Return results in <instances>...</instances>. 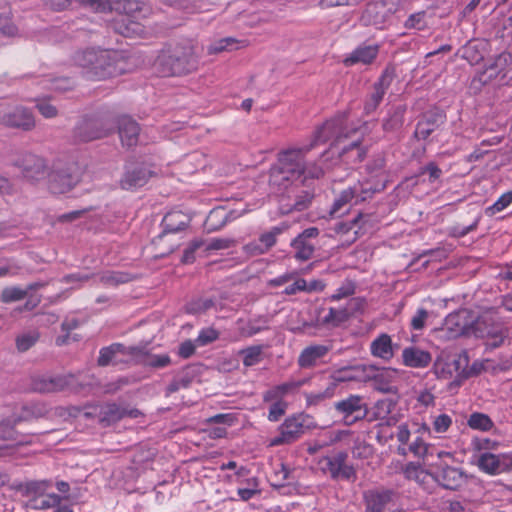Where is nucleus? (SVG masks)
I'll list each match as a JSON object with an SVG mask.
<instances>
[{
  "label": "nucleus",
  "instance_id": "f257e3e1",
  "mask_svg": "<svg viewBox=\"0 0 512 512\" xmlns=\"http://www.w3.org/2000/svg\"><path fill=\"white\" fill-rule=\"evenodd\" d=\"M469 312L462 310L447 319L448 324H455L462 334H473L479 338H486V345L490 348H497L508 336L507 328L500 323H495L491 313H484L470 323L466 322Z\"/></svg>",
  "mask_w": 512,
  "mask_h": 512
},
{
  "label": "nucleus",
  "instance_id": "f03ea898",
  "mask_svg": "<svg viewBox=\"0 0 512 512\" xmlns=\"http://www.w3.org/2000/svg\"><path fill=\"white\" fill-rule=\"evenodd\" d=\"M72 62L91 80H105L118 74L116 54L109 50L85 48L72 55Z\"/></svg>",
  "mask_w": 512,
  "mask_h": 512
},
{
  "label": "nucleus",
  "instance_id": "7ed1b4c3",
  "mask_svg": "<svg viewBox=\"0 0 512 512\" xmlns=\"http://www.w3.org/2000/svg\"><path fill=\"white\" fill-rule=\"evenodd\" d=\"M198 57L192 45L167 47L157 56L154 67L163 77L188 74L197 69Z\"/></svg>",
  "mask_w": 512,
  "mask_h": 512
},
{
  "label": "nucleus",
  "instance_id": "20e7f679",
  "mask_svg": "<svg viewBox=\"0 0 512 512\" xmlns=\"http://www.w3.org/2000/svg\"><path fill=\"white\" fill-rule=\"evenodd\" d=\"M345 117L338 116L333 119L326 121L321 127H319L314 133L313 139L309 145H313V148L319 144L325 143L329 140H333L330 148L325 151L321 156V161L324 162L328 159L330 154L334 155L338 150V145L343 140L350 137V133H355L356 130H348L345 124Z\"/></svg>",
  "mask_w": 512,
  "mask_h": 512
},
{
  "label": "nucleus",
  "instance_id": "39448f33",
  "mask_svg": "<svg viewBox=\"0 0 512 512\" xmlns=\"http://www.w3.org/2000/svg\"><path fill=\"white\" fill-rule=\"evenodd\" d=\"M313 149V145L288 148L278 153L276 166L293 178H299L306 170L305 156Z\"/></svg>",
  "mask_w": 512,
  "mask_h": 512
},
{
  "label": "nucleus",
  "instance_id": "423d86ee",
  "mask_svg": "<svg viewBox=\"0 0 512 512\" xmlns=\"http://www.w3.org/2000/svg\"><path fill=\"white\" fill-rule=\"evenodd\" d=\"M348 454L339 451L331 456H325L319 460L320 470L329 474L333 480H355L356 471L353 466L347 464Z\"/></svg>",
  "mask_w": 512,
  "mask_h": 512
},
{
  "label": "nucleus",
  "instance_id": "0eeeda50",
  "mask_svg": "<svg viewBox=\"0 0 512 512\" xmlns=\"http://www.w3.org/2000/svg\"><path fill=\"white\" fill-rule=\"evenodd\" d=\"M80 182L79 167L76 164L56 168L48 176V188L53 194L71 191Z\"/></svg>",
  "mask_w": 512,
  "mask_h": 512
},
{
  "label": "nucleus",
  "instance_id": "6e6552de",
  "mask_svg": "<svg viewBox=\"0 0 512 512\" xmlns=\"http://www.w3.org/2000/svg\"><path fill=\"white\" fill-rule=\"evenodd\" d=\"M0 124L23 131H31L36 125L33 113L22 106H0Z\"/></svg>",
  "mask_w": 512,
  "mask_h": 512
},
{
  "label": "nucleus",
  "instance_id": "1a4fd4ad",
  "mask_svg": "<svg viewBox=\"0 0 512 512\" xmlns=\"http://www.w3.org/2000/svg\"><path fill=\"white\" fill-rule=\"evenodd\" d=\"M334 409L343 416L347 425L364 419L368 413L367 404L360 395H350L346 399L336 402Z\"/></svg>",
  "mask_w": 512,
  "mask_h": 512
},
{
  "label": "nucleus",
  "instance_id": "9d476101",
  "mask_svg": "<svg viewBox=\"0 0 512 512\" xmlns=\"http://www.w3.org/2000/svg\"><path fill=\"white\" fill-rule=\"evenodd\" d=\"M375 368L374 366H366V365H354L347 366L341 369L334 371L331 375L330 384H335V390L338 387L339 383L342 382H350V381H368L372 378L375 379L376 382L380 381L382 378V374H374Z\"/></svg>",
  "mask_w": 512,
  "mask_h": 512
},
{
  "label": "nucleus",
  "instance_id": "9b49d317",
  "mask_svg": "<svg viewBox=\"0 0 512 512\" xmlns=\"http://www.w3.org/2000/svg\"><path fill=\"white\" fill-rule=\"evenodd\" d=\"M112 125L106 119L87 118L78 123L74 129L77 140L88 142L109 135Z\"/></svg>",
  "mask_w": 512,
  "mask_h": 512
},
{
  "label": "nucleus",
  "instance_id": "f8f14e48",
  "mask_svg": "<svg viewBox=\"0 0 512 512\" xmlns=\"http://www.w3.org/2000/svg\"><path fill=\"white\" fill-rule=\"evenodd\" d=\"M13 165L19 168L23 177L30 182H36L42 179L47 170L46 161L42 157L32 153L20 155L13 162Z\"/></svg>",
  "mask_w": 512,
  "mask_h": 512
},
{
  "label": "nucleus",
  "instance_id": "ddd939ff",
  "mask_svg": "<svg viewBox=\"0 0 512 512\" xmlns=\"http://www.w3.org/2000/svg\"><path fill=\"white\" fill-rule=\"evenodd\" d=\"M394 70L387 67L379 79L373 84L372 92L365 101L364 110L367 114L374 112L383 100L394 79Z\"/></svg>",
  "mask_w": 512,
  "mask_h": 512
},
{
  "label": "nucleus",
  "instance_id": "4468645a",
  "mask_svg": "<svg viewBox=\"0 0 512 512\" xmlns=\"http://www.w3.org/2000/svg\"><path fill=\"white\" fill-rule=\"evenodd\" d=\"M188 223L189 219L184 213L180 211L168 213L162 222L163 232L158 236L155 244L161 247L165 243H171L174 234L183 231L187 227Z\"/></svg>",
  "mask_w": 512,
  "mask_h": 512
},
{
  "label": "nucleus",
  "instance_id": "2eb2a0df",
  "mask_svg": "<svg viewBox=\"0 0 512 512\" xmlns=\"http://www.w3.org/2000/svg\"><path fill=\"white\" fill-rule=\"evenodd\" d=\"M511 59L510 54H499L485 69L479 72L471 81V86L474 89H479L482 85L487 84L492 79L502 74L505 76L506 67Z\"/></svg>",
  "mask_w": 512,
  "mask_h": 512
},
{
  "label": "nucleus",
  "instance_id": "dca6fc26",
  "mask_svg": "<svg viewBox=\"0 0 512 512\" xmlns=\"http://www.w3.org/2000/svg\"><path fill=\"white\" fill-rule=\"evenodd\" d=\"M319 235L316 227H310L300 233L292 242L294 257L300 261L309 260L315 251V240Z\"/></svg>",
  "mask_w": 512,
  "mask_h": 512
},
{
  "label": "nucleus",
  "instance_id": "f3484780",
  "mask_svg": "<svg viewBox=\"0 0 512 512\" xmlns=\"http://www.w3.org/2000/svg\"><path fill=\"white\" fill-rule=\"evenodd\" d=\"M396 493L391 489L379 488L365 491L363 500L365 512H384L394 501Z\"/></svg>",
  "mask_w": 512,
  "mask_h": 512
},
{
  "label": "nucleus",
  "instance_id": "a211bd4d",
  "mask_svg": "<svg viewBox=\"0 0 512 512\" xmlns=\"http://www.w3.org/2000/svg\"><path fill=\"white\" fill-rule=\"evenodd\" d=\"M280 434L272 440V445L294 442L304 433V416L297 415L287 418L279 427Z\"/></svg>",
  "mask_w": 512,
  "mask_h": 512
},
{
  "label": "nucleus",
  "instance_id": "6ab92c4d",
  "mask_svg": "<svg viewBox=\"0 0 512 512\" xmlns=\"http://www.w3.org/2000/svg\"><path fill=\"white\" fill-rule=\"evenodd\" d=\"M443 111L434 109L423 114L418 121L414 132V137L418 140H426L436 129L445 122Z\"/></svg>",
  "mask_w": 512,
  "mask_h": 512
},
{
  "label": "nucleus",
  "instance_id": "aec40b11",
  "mask_svg": "<svg viewBox=\"0 0 512 512\" xmlns=\"http://www.w3.org/2000/svg\"><path fill=\"white\" fill-rule=\"evenodd\" d=\"M479 468L488 474H498L512 468V456L483 453L478 459Z\"/></svg>",
  "mask_w": 512,
  "mask_h": 512
},
{
  "label": "nucleus",
  "instance_id": "412c9836",
  "mask_svg": "<svg viewBox=\"0 0 512 512\" xmlns=\"http://www.w3.org/2000/svg\"><path fill=\"white\" fill-rule=\"evenodd\" d=\"M132 361L154 369H161L171 364V358L168 354H153L144 347L133 346Z\"/></svg>",
  "mask_w": 512,
  "mask_h": 512
},
{
  "label": "nucleus",
  "instance_id": "4be33fe9",
  "mask_svg": "<svg viewBox=\"0 0 512 512\" xmlns=\"http://www.w3.org/2000/svg\"><path fill=\"white\" fill-rule=\"evenodd\" d=\"M141 415L138 409H127L117 405L116 403H106L100 406L98 417L99 421L105 425H110L124 417L137 418Z\"/></svg>",
  "mask_w": 512,
  "mask_h": 512
},
{
  "label": "nucleus",
  "instance_id": "5701e85b",
  "mask_svg": "<svg viewBox=\"0 0 512 512\" xmlns=\"http://www.w3.org/2000/svg\"><path fill=\"white\" fill-rule=\"evenodd\" d=\"M464 472L456 467L442 466L434 472V482L439 483L443 488L456 490L465 482Z\"/></svg>",
  "mask_w": 512,
  "mask_h": 512
},
{
  "label": "nucleus",
  "instance_id": "b1692460",
  "mask_svg": "<svg viewBox=\"0 0 512 512\" xmlns=\"http://www.w3.org/2000/svg\"><path fill=\"white\" fill-rule=\"evenodd\" d=\"M116 123L122 145L128 148L137 145L140 134L138 123L127 115L118 117Z\"/></svg>",
  "mask_w": 512,
  "mask_h": 512
},
{
  "label": "nucleus",
  "instance_id": "393cba45",
  "mask_svg": "<svg viewBox=\"0 0 512 512\" xmlns=\"http://www.w3.org/2000/svg\"><path fill=\"white\" fill-rule=\"evenodd\" d=\"M132 348L133 346L127 347L120 343H114L108 347H104L99 352L97 363L101 367H105L110 364L117 365L124 361L123 359H118V355L128 356L130 357L128 361H132Z\"/></svg>",
  "mask_w": 512,
  "mask_h": 512
},
{
  "label": "nucleus",
  "instance_id": "a878e982",
  "mask_svg": "<svg viewBox=\"0 0 512 512\" xmlns=\"http://www.w3.org/2000/svg\"><path fill=\"white\" fill-rule=\"evenodd\" d=\"M378 53V45H360L344 58L343 64L347 67L356 64L369 65L376 59Z\"/></svg>",
  "mask_w": 512,
  "mask_h": 512
},
{
  "label": "nucleus",
  "instance_id": "bb28decb",
  "mask_svg": "<svg viewBox=\"0 0 512 512\" xmlns=\"http://www.w3.org/2000/svg\"><path fill=\"white\" fill-rule=\"evenodd\" d=\"M51 487L49 480H31L19 482L14 485V489L24 497H33L32 502L36 503L39 497L44 496L45 492Z\"/></svg>",
  "mask_w": 512,
  "mask_h": 512
},
{
  "label": "nucleus",
  "instance_id": "cd10ccee",
  "mask_svg": "<svg viewBox=\"0 0 512 512\" xmlns=\"http://www.w3.org/2000/svg\"><path fill=\"white\" fill-rule=\"evenodd\" d=\"M71 376H42L34 381V389L41 393L64 390L71 383Z\"/></svg>",
  "mask_w": 512,
  "mask_h": 512
},
{
  "label": "nucleus",
  "instance_id": "c85d7f7f",
  "mask_svg": "<svg viewBox=\"0 0 512 512\" xmlns=\"http://www.w3.org/2000/svg\"><path fill=\"white\" fill-rule=\"evenodd\" d=\"M330 348L325 345H310L302 350L298 357V365L307 369L315 367L319 360L327 355Z\"/></svg>",
  "mask_w": 512,
  "mask_h": 512
},
{
  "label": "nucleus",
  "instance_id": "c756f323",
  "mask_svg": "<svg viewBox=\"0 0 512 512\" xmlns=\"http://www.w3.org/2000/svg\"><path fill=\"white\" fill-rule=\"evenodd\" d=\"M151 171L146 168L139 166L131 170H127L120 181V185L123 189H132L142 187L147 183L151 177Z\"/></svg>",
  "mask_w": 512,
  "mask_h": 512
},
{
  "label": "nucleus",
  "instance_id": "7c9ffc66",
  "mask_svg": "<svg viewBox=\"0 0 512 512\" xmlns=\"http://www.w3.org/2000/svg\"><path fill=\"white\" fill-rule=\"evenodd\" d=\"M403 363L412 368L427 367L431 360V354L417 347H407L402 353Z\"/></svg>",
  "mask_w": 512,
  "mask_h": 512
},
{
  "label": "nucleus",
  "instance_id": "2f4dec72",
  "mask_svg": "<svg viewBox=\"0 0 512 512\" xmlns=\"http://www.w3.org/2000/svg\"><path fill=\"white\" fill-rule=\"evenodd\" d=\"M387 18L388 14L384 5L379 3H369L362 15L365 25H372L377 28H382Z\"/></svg>",
  "mask_w": 512,
  "mask_h": 512
},
{
  "label": "nucleus",
  "instance_id": "473e14b6",
  "mask_svg": "<svg viewBox=\"0 0 512 512\" xmlns=\"http://www.w3.org/2000/svg\"><path fill=\"white\" fill-rule=\"evenodd\" d=\"M111 28L125 37H132L142 32V26L136 20L120 15L111 23Z\"/></svg>",
  "mask_w": 512,
  "mask_h": 512
},
{
  "label": "nucleus",
  "instance_id": "72a5a7b5",
  "mask_svg": "<svg viewBox=\"0 0 512 512\" xmlns=\"http://www.w3.org/2000/svg\"><path fill=\"white\" fill-rule=\"evenodd\" d=\"M371 354L383 360H390L394 356L393 344L388 334H381L370 345Z\"/></svg>",
  "mask_w": 512,
  "mask_h": 512
},
{
  "label": "nucleus",
  "instance_id": "f704fd0d",
  "mask_svg": "<svg viewBox=\"0 0 512 512\" xmlns=\"http://www.w3.org/2000/svg\"><path fill=\"white\" fill-rule=\"evenodd\" d=\"M335 152L339 157H343L347 163L361 162L366 156V149L361 146V142L358 138Z\"/></svg>",
  "mask_w": 512,
  "mask_h": 512
},
{
  "label": "nucleus",
  "instance_id": "c9c22d12",
  "mask_svg": "<svg viewBox=\"0 0 512 512\" xmlns=\"http://www.w3.org/2000/svg\"><path fill=\"white\" fill-rule=\"evenodd\" d=\"M404 475L409 480H414L424 488L431 481L434 482V472H428L420 464L410 462L404 468Z\"/></svg>",
  "mask_w": 512,
  "mask_h": 512
},
{
  "label": "nucleus",
  "instance_id": "e433bc0d",
  "mask_svg": "<svg viewBox=\"0 0 512 512\" xmlns=\"http://www.w3.org/2000/svg\"><path fill=\"white\" fill-rule=\"evenodd\" d=\"M354 301H351L346 307L343 308H330L328 314L322 319L323 325L339 326L341 323L347 321L354 313Z\"/></svg>",
  "mask_w": 512,
  "mask_h": 512
},
{
  "label": "nucleus",
  "instance_id": "4c0bfd02",
  "mask_svg": "<svg viewBox=\"0 0 512 512\" xmlns=\"http://www.w3.org/2000/svg\"><path fill=\"white\" fill-rule=\"evenodd\" d=\"M195 378V371L191 367L185 368L174 380L167 386L166 394H172L180 389H186Z\"/></svg>",
  "mask_w": 512,
  "mask_h": 512
},
{
  "label": "nucleus",
  "instance_id": "58836bf2",
  "mask_svg": "<svg viewBox=\"0 0 512 512\" xmlns=\"http://www.w3.org/2000/svg\"><path fill=\"white\" fill-rule=\"evenodd\" d=\"M292 179L294 178L291 175L286 174V172H284L282 169H279L278 166L274 165L271 167L269 173V184L270 187L275 191L286 189Z\"/></svg>",
  "mask_w": 512,
  "mask_h": 512
},
{
  "label": "nucleus",
  "instance_id": "ea45409f",
  "mask_svg": "<svg viewBox=\"0 0 512 512\" xmlns=\"http://www.w3.org/2000/svg\"><path fill=\"white\" fill-rule=\"evenodd\" d=\"M406 108L404 106H397L392 109L389 116L383 120L382 127L387 132H394L399 130L404 123V114Z\"/></svg>",
  "mask_w": 512,
  "mask_h": 512
},
{
  "label": "nucleus",
  "instance_id": "a19ab883",
  "mask_svg": "<svg viewBox=\"0 0 512 512\" xmlns=\"http://www.w3.org/2000/svg\"><path fill=\"white\" fill-rule=\"evenodd\" d=\"M78 326H79L78 319L66 318L61 325L62 331L65 332V334L58 336L56 338V341H55L56 345H58V346L66 345L70 342V339H72L73 341H78L79 340L78 335L75 334V335L71 336V331L76 329Z\"/></svg>",
  "mask_w": 512,
  "mask_h": 512
},
{
  "label": "nucleus",
  "instance_id": "79ce46f5",
  "mask_svg": "<svg viewBox=\"0 0 512 512\" xmlns=\"http://www.w3.org/2000/svg\"><path fill=\"white\" fill-rule=\"evenodd\" d=\"M132 277L125 272L108 271L101 275L100 282L106 286H118L131 281Z\"/></svg>",
  "mask_w": 512,
  "mask_h": 512
},
{
  "label": "nucleus",
  "instance_id": "37998d69",
  "mask_svg": "<svg viewBox=\"0 0 512 512\" xmlns=\"http://www.w3.org/2000/svg\"><path fill=\"white\" fill-rule=\"evenodd\" d=\"M20 422L17 417H10L0 421V440H16L17 431L15 426Z\"/></svg>",
  "mask_w": 512,
  "mask_h": 512
},
{
  "label": "nucleus",
  "instance_id": "c03bdc74",
  "mask_svg": "<svg viewBox=\"0 0 512 512\" xmlns=\"http://www.w3.org/2000/svg\"><path fill=\"white\" fill-rule=\"evenodd\" d=\"M314 198V192L312 190H301L295 195L293 204H287L289 206L288 211H303L311 204Z\"/></svg>",
  "mask_w": 512,
  "mask_h": 512
},
{
  "label": "nucleus",
  "instance_id": "a18cd8bd",
  "mask_svg": "<svg viewBox=\"0 0 512 512\" xmlns=\"http://www.w3.org/2000/svg\"><path fill=\"white\" fill-rule=\"evenodd\" d=\"M359 189L358 187H350L339 195V197L335 200L332 209L331 214L338 213L346 204L350 203L353 199L355 201L357 200V193Z\"/></svg>",
  "mask_w": 512,
  "mask_h": 512
},
{
  "label": "nucleus",
  "instance_id": "49530a36",
  "mask_svg": "<svg viewBox=\"0 0 512 512\" xmlns=\"http://www.w3.org/2000/svg\"><path fill=\"white\" fill-rule=\"evenodd\" d=\"M39 339L37 331H29L22 333L16 337V347L19 352L23 353L36 344Z\"/></svg>",
  "mask_w": 512,
  "mask_h": 512
},
{
  "label": "nucleus",
  "instance_id": "de8ad7c7",
  "mask_svg": "<svg viewBox=\"0 0 512 512\" xmlns=\"http://www.w3.org/2000/svg\"><path fill=\"white\" fill-rule=\"evenodd\" d=\"M468 425L472 429L488 431L492 428L493 422L488 415L475 412L470 415Z\"/></svg>",
  "mask_w": 512,
  "mask_h": 512
},
{
  "label": "nucleus",
  "instance_id": "09e8293b",
  "mask_svg": "<svg viewBox=\"0 0 512 512\" xmlns=\"http://www.w3.org/2000/svg\"><path fill=\"white\" fill-rule=\"evenodd\" d=\"M336 393L335 384H329L323 391L306 394L308 405H318L324 400L331 399Z\"/></svg>",
  "mask_w": 512,
  "mask_h": 512
},
{
  "label": "nucleus",
  "instance_id": "8fccbe9b",
  "mask_svg": "<svg viewBox=\"0 0 512 512\" xmlns=\"http://www.w3.org/2000/svg\"><path fill=\"white\" fill-rule=\"evenodd\" d=\"M123 12V16H127L132 19H138L137 14L142 12V3L138 0H123L119 2V7Z\"/></svg>",
  "mask_w": 512,
  "mask_h": 512
},
{
  "label": "nucleus",
  "instance_id": "3c124183",
  "mask_svg": "<svg viewBox=\"0 0 512 512\" xmlns=\"http://www.w3.org/2000/svg\"><path fill=\"white\" fill-rule=\"evenodd\" d=\"M354 187H358V189H359V191H358V193L356 195L357 196V200L355 201V203H358L360 201L367 200L374 193L380 192V191L384 190L385 184L382 183V184L372 185L370 183H365V184H357Z\"/></svg>",
  "mask_w": 512,
  "mask_h": 512
},
{
  "label": "nucleus",
  "instance_id": "603ef678",
  "mask_svg": "<svg viewBox=\"0 0 512 512\" xmlns=\"http://www.w3.org/2000/svg\"><path fill=\"white\" fill-rule=\"evenodd\" d=\"M28 295V291L19 287H6L3 289L0 300L3 303H11L24 299Z\"/></svg>",
  "mask_w": 512,
  "mask_h": 512
},
{
  "label": "nucleus",
  "instance_id": "864d4df0",
  "mask_svg": "<svg viewBox=\"0 0 512 512\" xmlns=\"http://www.w3.org/2000/svg\"><path fill=\"white\" fill-rule=\"evenodd\" d=\"M512 202V192H506L499 197V199L490 207L486 209V214L494 216L496 213L504 210Z\"/></svg>",
  "mask_w": 512,
  "mask_h": 512
},
{
  "label": "nucleus",
  "instance_id": "5fc2aeb1",
  "mask_svg": "<svg viewBox=\"0 0 512 512\" xmlns=\"http://www.w3.org/2000/svg\"><path fill=\"white\" fill-rule=\"evenodd\" d=\"M425 11H420L414 14H411L408 19L404 23V27L406 29H417L424 30L427 28V24L425 22Z\"/></svg>",
  "mask_w": 512,
  "mask_h": 512
},
{
  "label": "nucleus",
  "instance_id": "6e6d98bb",
  "mask_svg": "<svg viewBox=\"0 0 512 512\" xmlns=\"http://www.w3.org/2000/svg\"><path fill=\"white\" fill-rule=\"evenodd\" d=\"M243 354V364L247 367L257 364L261 360V347L252 346L241 352Z\"/></svg>",
  "mask_w": 512,
  "mask_h": 512
},
{
  "label": "nucleus",
  "instance_id": "4d7b16f0",
  "mask_svg": "<svg viewBox=\"0 0 512 512\" xmlns=\"http://www.w3.org/2000/svg\"><path fill=\"white\" fill-rule=\"evenodd\" d=\"M46 413V409L43 406L37 404L26 405L23 407V412L21 416L17 418L22 420H29L31 418H40L43 417Z\"/></svg>",
  "mask_w": 512,
  "mask_h": 512
},
{
  "label": "nucleus",
  "instance_id": "13d9d810",
  "mask_svg": "<svg viewBox=\"0 0 512 512\" xmlns=\"http://www.w3.org/2000/svg\"><path fill=\"white\" fill-rule=\"evenodd\" d=\"M81 5L95 12H106L112 9L110 0H77Z\"/></svg>",
  "mask_w": 512,
  "mask_h": 512
},
{
  "label": "nucleus",
  "instance_id": "bf43d9fd",
  "mask_svg": "<svg viewBox=\"0 0 512 512\" xmlns=\"http://www.w3.org/2000/svg\"><path fill=\"white\" fill-rule=\"evenodd\" d=\"M62 498L55 494H48L42 499H37V502L33 504V507L36 509H48L52 507L59 506Z\"/></svg>",
  "mask_w": 512,
  "mask_h": 512
},
{
  "label": "nucleus",
  "instance_id": "052dcab7",
  "mask_svg": "<svg viewBox=\"0 0 512 512\" xmlns=\"http://www.w3.org/2000/svg\"><path fill=\"white\" fill-rule=\"evenodd\" d=\"M280 233L281 229L274 227L271 231L263 233L259 237V242L266 252L276 244V238Z\"/></svg>",
  "mask_w": 512,
  "mask_h": 512
},
{
  "label": "nucleus",
  "instance_id": "680f3d73",
  "mask_svg": "<svg viewBox=\"0 0 512 512\" xmlns=\"http://www.w3.org/2000/svg\"><path fill=\"white\" fill-rule=\"evenodd\" d=\"M266 324H267L266 318H259V319L251 320L247 324L246 328H243L242 333L245 336L251 337V336L259 333L260 331L266 329L267 328Z\"/></svg>",
  "mask_w": 512,
  "mask_h": 512
},
{
  "label": "nucleus",
  "instance_id": "e2e57ef3",
  "mask_svg": "<svg viewBox=\"0 0 512 512\" xmlns=\"http://www.w3.org/2000/svg\"><path fill=\"white\" fill-rule=\"evenodd\" d=\"M306 383V380H291L287 381L285 383H282L280 385H277L278 390L280 392L281 397L294 393L298 391L304 384Z\"/></svg>",
  "mask_w": 512,
  "mask_h": 512
},
{
  "label": "nucleus",
  "instance_id": "0e129e2a",
  "mask_svg": "<svg viewBox=\"0 0 512 512\" xmlns=\"http://www.w3.org/2000/svg\"><path fill=\"white\" fill-rule=\"evenodd\" d=\"M36 108L45 118H54L58 115L57 108L46 99L38 100Z\"/></svg>",
  "mask_w": 512,
  "mask_h": 512
},
{
  "label": "nucleus",
  "instance_id": "69168bd1",
  "mask_svg": "<svg viewBox=\"0 0 512 512\" xmlns=\"http://www.w3.org/2000/svg\"><path fill=\"white\" fill-rule=\"evenodd\" d=\"M219 337V333L213 328L203 329L198 337L195 339V343L199 346H204L212 343Z\"/></svg>",
  "mask_w": 512,
  "mask_h": 512
},
{
  "label": "nucleus",
  "instance_id": "338daca9",
  "mask_svg": "<svg viewBox=\"0 0 512 512\" xmlns=\"http://www.w3.org/2000/svg\"><path fill=\"white\" fill-rule=\"evenodd\" d=\"M204 245L202 240L196 239L193 240L190 245L184 250L182 256V263H192L195 260V252Z\"/></svg>",
  "mask_w": 512,
  "mask_h": 512
},
{
  "label": "nucleus",
  "instance_id": "774afa93",
  "mask_svg": "<svg viewBox=\"0 0 512 512\" xmlns=\"http://www.w3.org/2000/svg\"><path fill=\"white\" fill-rule=\"evenodd\" d=\"M287 403L284 401H276L269 409L268 419L270 421H278L286 412Z\"/></svg>",
  "mask_w": 512,
  "mask_h": 512
}]
</instances>
